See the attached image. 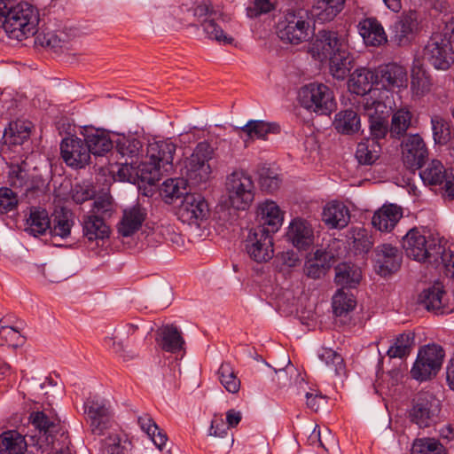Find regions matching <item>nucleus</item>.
I'll use <instances>...</instances> for the list:
<instances>
[{"label": "nucleus", "mask_w": 454, "mask_h": 454, "mask_svg": "<svg viewBox=\"0 0 454 454\" xmlns=\"http://www.w3.org/2000/svg\"><path fill=\"white\" fill-rule=\"evenodd\" d=\"M310 52L320 61L328 59L330 72L338 80L344 79L352 68L353 58L348 51L346 32L319 30L311 43Z\"/></svg>", "instance_id": "1"}, {"label": "nucleus", "mask_w": 454, "mask_h": 454, "mask_svg": "<svg viewBox=\"0 0 454 454\" xmlns=\"http://www.w3.org/2000/svg\"><path fill=\"white\" fill-rule=\"evenodd\" d=\"M408 257L418 262L441 263L447 277L454 278V244L442 245L427 239L418 229L410 230L403 239Z\"/></svg>", "instance_id": "2"}, {"label": "nucleus", "mask_w": 454, "mask_h": 454, "mask_svg": "<svg viewBox=\"0 0 454 454\" xmlns=\"http://www.w3.org/2000/svg\"><path fill=\"white\" fill-rule=\"evenodd\" d=\"M37 10L27 2L13 5L11 0H0V27L9 38L22 41L37 30Z\"/></svg>", "instance_id": "3"}, {"label": "nucleus", "mask_w": 454, "mask_h": 454, "mask_svg": "<svg viewBox=\"0 0 454 454\" xmlns=\"http://www.w3.org/2000/svg\"><path fill=\"white\" fill-rule=\"evenodd\" d=\"M276 28L282 42L294 45L308 41L312 35L309 18L302 11L287 12L279 18Z\"/></svg>", "instance_id": "4"}, {"label": "nucleus", "mask_w": 454, "mask_h": 454, "mask_svg": "<svg viewBox=\"0 0 454 454\" xmlns=\"http://www.w3.org/2000/svg\"><path fill=\"white\" fill-rule=\"evenodd\" d=\"M193 14L200 22L208 39L224 45L233 43L234 39L224 33L222 25L227 22L229 18L219 8H214L210 3H203L194 8Z\"/></svg>", "instance_id": "5"}, {"label": "nucleus", "mask_w": 454, "mask_h": 454, "mask_svg": "<svg viewBox=\"0 0 454 454\" xmlns=\"http://www.w3.org/2000/svg\"><path fill=\"white\" fill-rule=\"evenodd\" d=\"M226 192L230 204L238 210H246L254 200L255 187L252 176L242 169L227 176Z\"/></svg>", "instance_id": "6"}, {"label": "nucleus", "mask_w": 454, "mask_h": 454, "mask_svg": "<svg viewBox=\"0 0 454 454\" xmlns=\"http://www.w3.org/2000/svg\"><path fill=\"white\" fill-rule=\"evenodd\" d=\"M176 145L170 141H153L147 145L146 155L149 162L145 164L142 171L150 174L149 182L158 181L163 173L172 169V161Z\"/></svg>", "instance_id": "7"}, {"label": "nucleus", "mask_w": 454, "mask_h": 454, "mask_svg": "<svg viewBox=\"0 0 454 454\" xmlns=\"http://www.w3.org/2000/svg\"><path fill=\"white\" fill-rule=\"evenodd\" d=\"M299 102L307 110L317 114L328 115L335 109L331 89L323 83H309L299 91Z\"/></svg>", "instance_id": "8"}, {"label": "nucleus", "mask_w": 454, "mask_h": 454, "mask_svg": "<svg viewBox=\"0 0 454 454\" xmlns=\"http://www.w3.org/2000/svg\"><path fill=\"white\" fill-rule=\"evenodd\" d=\"M444 356L440 345L428 344L420 348L411 370V377L421 382L434 377L442 367Z\"/></svg>", "instance_id": "9"}, {"label": "nucleus", "mask_w": 454, "mask_h": 454, "mask_svg": "<svg viewBox=\"0 0 454 454\" xmlns=\"http://www.w3.org/2000/svg\"><path fill=\"white\" fill-rule=\"evenodd\" d=\"M84 414L91 433L103 435L114 423V413L109 402L99 396L89 397L83 405Z\"/></svg>", "instance_id": "10"}, {"label": "nucleus", "mask_w": 454, "mask_h": 454, "mask_svg": "<svg viewBox=\"0 0 454 454\" xmlns=\"http://www.w3.org/2000/svg\"><path fill=\"white\" fill-rule=\"evenodd\" d=\"M213 149L207 142L199 143L192 154L186 160L185 181L193 185L206 183L211 174V168L208 163L212 157Z\"/></svg>", "instance_id": "11"}, {"label": "nucleus", "mask_w": 454, "mask_h": 454, "mask_svg": "<svg viewBox=\"0 0 454 454\" xmlns=\"http://www.w3.org/2000/svg\"><path fill=\"white\" fill-rule=\"evenodd\" d=\"M29 421L38 431L36 445L41 454H59L55 439L57 434L61 431L59 420L47 416L43 411H35L30 414Z\"/></svg>", "instance_id": "12"}, {"label": "nucleus", "mask_w": 454, "mask_h": 454, "mask_svg": "<svg viewBox=\"0 0 454 454\" xmlns=\"http://www.w3.org/2000/svg\"><path fill=\"white\" fill-rule=\"evenodd\" d=\"M273 236L263 226L252 228L245 240V249L254 262L262 263L274 256Z\"/></svg>", "instance_id": "13"}, {"label": "nucleus", "mask_w": 454, "mask_h": 454, "mask_svg": "<svg viewBox=\"0 0 454 454\" xmlns=\"http://www.w3.org/2000/svg\"><path fill=\"white\" fill-rule=\"evenodd\" d=\"M440 411V400L429 392H423L414 398L410 418L419 427H428L436 422Z\"/></svg>", "instance_id": "14"}, {"label": "nucleus", "mask_w": 454, "mask_h": 454, "mask_svg": "<svg viewBox=\"0 0 454 454\" xmlns=\"http://www.w3.org/2000/svg\"><path fill=\"white\" fill-rule=\"evenodd\" d=\"M424 56L436 69L447 70L454 62L452 45L442 34L431 36L424 49Z\"/></svg>", "instance_id": "15"}, {"label": "nucleus", "mask_w": 454, "mask_h": 454, "mask_svg": "<svg viewBox=\"0 0 454 454\" xmlns=\"http://www.w3.org/2000/svg\"><path fill=\"white\" fill-rule=\"evenodd\" d=\"M423 182L429 185H442L443 195L454 200V174L438 160H432L420 171Z\"/></svg>", "instance_id": "16"}, {"label": "nucleus", "mask_w": 454, "mask_h": 454, "mask_svg": "<svg viewBox=\"0 0 454 454\" xmlns=\"http://www.w3.org/2000/svg\"><path fill=\"white\" fill-rule=\"evenodd\" d=\"M208 211V205L201 194L188 192L178 207L177 215L183 223L192 225L204 220Z\"/></svg>", "instance_id": "17"}, {"label": "nucleus", "mask_w": 454, "mask_h": 454, "mask_svg": "<svg viewBox=\"0 0 454 454\" xmlns=\"http://www.w3.org/2000/svg\"><path fill=\"white\" fill-rule=\"evenodd\" d=\"M60 153L66 164L74 168H82L90 163V149L77 137L64 138L60 144Z\"/></svg>", "instance_id": "18"}, {"label": "nucleus", "mask_w": 454, "mask_h": 454, "mask_svg": "<svg viewBox=\"0 0 454 454\" xmlns=\"http://www.w3.org/2000/svg\"><path fill=\"white\" fill-rule=\"evenodd\" d=\"M403 164L411 169L421 168L428 156L427 148L419 134L408 136L402 143Z\"/></svg>", "instance_id": "19"}, {"label": "nucleus", "mask_w": 454, "mask_h": 454, "mask_svg": "<svg viewBox=\"0 0 454 454\" xmlns=\"http://www.w3.org/2000/svg\"><path fill=\"white\" fill-rule=\"evenodd\" d=\"M376 85L385 90H395L407 87L408 77L404 67L396 63H387L375 68Z\"/></svg>", "instance_id": "20"}, {"label": "nucleus", "mask_w": 454, "mask_h": 454, "mask_svg": "<svg viewBox=\"0 0 454 454\" xmlns=\"http://www.w3.org/2000/svg\"><path fill=\"white\" fill-rule=\"evenodd\" d=\"M374 267L378 274L387 277L401 266L402 254L397 247L390 244H381L374 249Z\"/></svg>", "instance_id": "21"}, {"label": "nucleus", "mask_w": 454, "mask_h": 454, "mask_svg": "<svg viewBox=\"0 0 454 454\" xmlns=\"http://www.w3.org/2000/svg\"><path fill=\"white\" fill-rule=\"evenodd\" d=\"M156 342L165 352L176 354L184 350L182 332L174 325H164L156 332Z\"/></svg>", "instance_id": "22"}, {"label": "nucleus", "mask_w": 454, "mask_h": 454, "mask_svg": "<svg viewBox=\"0 0 454 454\" xmlns=\"http://www.w3.org/2000/svg\"><path fill=\"white\" fill-rule=\"evenodd\" d=\"M146 217L147 210L139 203L125 208L118 226V232L123 237L131 236L142 227Z\"/></svg>", "instance_id": "23"}, {"label": "nucleus", "mask_w": 454, "mask_h": 454, "mask_svg": "<svg viewBox=\"0 0 454 454\" xmlns=\"http://www.w3.org/2000/svg\"><path fill=\"white\" fill-rule=\"evenodd\" d=\"M286 236L298 249L306 250L314 242V231L311 224L301 218H295L290 223Z\"/></svg>", "instance_id": "24"}, {"label": "nucleus", "mask_w": 454, "mask_h": 454, "mask_svg": "<svg viewBox=\"0 0 454 454\" xmlns=\"http://www.w3.org/2000/svg\"><path fill=\"white\" fill-rule=\"evenodd\" d=\"M284 220L283 212L272 200L261 203L257 208V226H263L270 234L278 231Z\"/></svg>", "instance_id": "25"}, {"label": "nucleus", "mask_w": 454, "mask_h": 454, "mask_svg": "<svg viewBox=\"0 0 454 454\" xmlns=\"http://www.w3.org/2000/svg\"><path fill=\"white\" fill-rule=\"evenodd\" d=\"M446 293L443 286L436 283L434 286L425 289L419 294V303L428 311H434L436 314H445L451 311L445 307Z\"/></svg>", "instance_id": "26"}, {"label": "nucleus", "mask_w": 454, "mask_h": 454, "mask_svg": "<svg viewBox=\"0 0 454 454\" xmlns=\"http://www.w3.org/2000/svg\"><path fill=\"white\" fill-rule=\"evenodd\" d=\"M235 130L241 138L247 137L246 142L248 139H265L269 133H279L280 126L276 122L250 120L244 126L236 127Z\"/></svg>", "instance_id": "27"}, {"label": "nucleus", "mask_w": 454, "mask_h": 454, "mask_svg": "<svg viewBox=\"0 0 454 454\" xmlns=\"http://www.w3.org/2000/svg\"><path fill=\"white\" fill-rule=\"evenodd\" d=\"M403 216V210L395 204L383 205L372 219L373 227L380 231H391Z\"/></svg>", "instance_id": "28"}, {"label": "nucleus", "mask_w": 454, "mask_h": 454, "mask_svg": "<svg viewBox=\"0 0 454 454\" xmlns=\"http://www.w3.org/2000/svg\"><path fill=\"white\" fill-rule=\"evenodd\" d=\"M322 220L330 228L342 229L350 221L349 209L342 202L331 201L324 207Z\"/></svg>", "instance_id": "29"}, {"label": "nucleus", "mask_w": 454, "mask_h": 454, "mask_svg": "<svg viewBox=\"0 0 454 454\" xmlns=\"http://www.w3.org/2000/svg\"><path fill=\"white\" fill-rule=\"evenodd\" d=\"M82 234L89 242L108 238L110 229L105 220L95 214H86L82 218Z\"/></svg>", "instance_id": "30"}, {"label": "nucleus", "mask_w": 454, "mask_h": 454, "mask_svg": "<svg viewBox=\"0 0 454 454\" xmlns=\"http://www.w3.org/2000/svg\"><path fill=\"white\" fill-rule=\"evenodd\" d=\"M375 69L365 67L356 69L348 80V89L352 93L365 96L372 92V86L376 85Z\"/></svg>", "instance_id": "31"}, {"label": "nucleus", "mask_w": 454, "mask_h": 454, "mask_svg": "<svg viewBox=\"0 0 454 454\" xmlns=\"http://www.w3.org/2000/svg\"><path fill=\"white\" fill-rule=\"evenodd\" d=\"M84 141L90 149V155L102 156L110 152L114 143L107 132L102 129H90L85 130Z\"/></svg>", "instance_id": "32"}, {"label": "nucleus", "mask_w": 454, "mask_h": 454, "mask_svg": "<svg viewBox=\"0 0 454 454\" xmlns=\"http://www.w3.org/2000/svg\"><path fill=\"white\" fill-rule=\"evenodd\" d=\"M359 34L367 44L378 46L387 42V35L375 18H366L357 26Z\"/></svg>", "instance_id": "33"}, {"label": "nucleus", "mask_w": 454, "mask_h": 454, "mask_svg": "<svg viewBox=\"0 0 454 454\" xmlns=\"http://www.w3.org/2000/svg\"><path fill=\"white\" fill-rule=\"evenodd\" d=\"M413 96L421 98L432 90L434 82L428 72L420 64H413L411 74Z\"/></svg>", "instance_id": "34"}, {"label": "nucleus", "mask_w": 454, "mask_h": 454, "mask_svg": "<svg viewBox=\"0 0 454 454\" xmlns=\"http://www.w3.org/2000/svg\"><path fill=\"white\" fill-rule=\"evenodd\" d=\"M418 27L416 12L403 13L393 26L395 39L399 44L406 43Z\"/></svg>", "instance_id": "35"}, {"label": "nucleus", "mask_w": 454, "mask_h": 454, "mask_svg": "<svg viewBox=\"0 0 454 454\" xmlns=\"http://www.w3.org/2000/svg\"><path fill=\"white\" fill-rule=\"evenodd\" d=\"M335 283L340 289L355 288L361 279V270L356 265L343 262L335 267Z\"/></svg>", "instance_id": "36"}, {"label": "nucleus", "mask_w": 454, "mask_h": 454, "mask_svg": "<svg viewBox=\"0 0 454 454\" xmlns=\"http://www.w3.org/2000/svg\"><path fill=\"white\" fill-rule=\"evenodd\" d=\"M51 227V218L48 212L42 208H33L30 211L29 217L27 219L25 231L35 237L43 235L49 231Z\"/></svg>", "instance_id": "37"}, {"label": "nucleus", "mask_w": 454, "mask_h": 454, "mask_svg": "<svg viewBox=\"0 0 454 454\" xmlns=\"http://www.w3.org/2000/svg\"><path fill=\"white\" fill-rule=\"evenodd\" d=\"M74 222L71 218V213L61 208L56 210L51 219V227L49 233L52 237H59L61 239H67L71 233V228Z\"/></svg>", "instance_id": "38"}, {"label": "nucleus", "mask_w": 454, "mask_h": 454, "mask_svg": "<svg viewBox=\"0 0 454 454\" xmlns=\"http://www.w3.org/2000/svg\"><path fill=\"white\" fill-rule=\"evenodd\" d=\"M380 152L379 141L364 138L357 144L355 155L360 164L372 165L379 159Z\"/></svg>", "instance_id": "39"}, {"label": "nucleus", "mask_w": 454, "mask_h": 454, "mask_svg": "<svg viewBox=\"0 0 454 454\" xmlns=\"http://www.w3.org/2000/svg\"><path fill=\"white\" fill-rule=\"evenodd\" d=\"M334 127L339 133L352 135L361 127L360 117L353 110L340 111L335 115Z\"/></svg>", "instance_id": "40"}, {"label": "nucleus", "mask_w": 454, "mask_h": 454, "mask_svg": "<svg viewBox=\"0 0 454 454\" xmlns=\"http://www.w3.org/2000/svg\"><path fill=\"white\" fill-rule=\"evenodd\" d=\"M329 255L327 253L317 250L312 258L308 259L304 265L305 274L313 279H318L325 276L330 268Z\"/></svg>", "instance_id": "41"}, {"label": "nucleus", "mask_w": 454, "mask_h": 454, "mask_svg": "<svg viewBox=\"0 0 454 454\" xmlns=\"http://www.w3.org/2000/svg\"><path fill=\"white\" fill-rule=\"evenodd\" d=\"M27 443L22 435L15 431L0 435V454H24Z\"/></svg>", "instance_id": "42"}, {"label": "nucleus", "mask_w": 454, "mask_h": 454, "mask_svg": "<svg viewBox=\"0 0 454 454\" xmlns=\"http://www.w3.org/2000/svg\"><path fill=\"white\" fill-rule=\"evenodd\" d=\"M186 185L185 179L169 178L163 182L160 192L165 202L171 204L188 193Z\"/></svg>", "instance_id": "43"}, {"label": "nucleus", "mask_w": 454, "mask_h": 454, "mask_svg": "<svg viewBox=\"0 0 454 454\" xmlns=\"http://www.w3.org/2000/svg\"><path fill=\"white\" fill-rule=\"evenodd\" d=\"M412 113L403 107L394 112L391 119L389 132L394 137H400L406 134L411 125Z\"/></svg>", "instance_id": "44"}, {"label": "nucleus", "mask_w": 454, "mask_h": 454, "mask_svg": "<svg viewBox=\"0 0 454 454\" xmlns=\"http://www.w3.org/2000/svg\"><path fill=\"white\" fill-rule=\"evenodd\" d=\"M30 126L24 121L10 122L9 127L4 129V139L6 144L22 145L30 136Z\"/></svg>", "instance_id": "45"}, {"label": "nucleus", "mask_w": 454, "mask_h": 454, "mask_svg": "<svg viewBox=\"0 0 454 454\" xmlns=\"http://www.w3.org/2000/svg\"><path fill=\"white\" fill-rule=\"evenodd\" d=\"M414 345V334L403 333L399 334L395 342L389 347L387 355L391 358H403L407 356Z\"/></svg>", "instance_id": "46"}, {"label": "nucleus", "mask_w": 454, "mask_h": 454, "mask_svg": "<svg viewBox=\"0 0 454 454\" xmlns=\"http://www.w3.org/2000/svg\"><path fill=\"white\" fill-rule=\"evenodd\" d=\"M142 149V143L133 137H121L116 140V150L123 157L130 159V164L136 163Z\"/></svg>", "instance_id": "47"}, {"label": "nucleus", "mask_w": 454, "mask_h": 454, "mask_svg": "<svg viewBox=\"0 0 454 454\" xmlns=\"http://www.w3.org/2000/svg\"><path fill=\"white\" fill-rule=\"evenodd\" d=\"M356 254H366L373 245L372 235L364 228H353L348 236Z\"/></svg>", "instance_id": "48"}, {"label": "nucleus", "mask_w": 454, "mask_h": 454, "mask_svg": "<svg viewBox=\"0 0 454 454\" xmlns=\"http://www.w3.org/2000/svg\"><path fill=\"white\" fill-rule=\"evenodd\" d=\"M356 301L353 294H348L344 289H339L333 297V309L337 317H341L353 310Z\"/></svg>", "instance_id": "49"}, {"label": "nucleus", "mask_w": 454, "mask_h": 454, "mask_svg": "<svg viewBox=\"0 0 454 454\" xmlns=\"http://www.w3.org/2000/svg\"><path fill=\"white\" fill-rule=\"evenodd\" d=\"M218 376L221 384L224 388L232 394L237 393L240 388V380L230 363H223L218 370Z\"/></svg>", "instance_id": "50"}, {"label": "nucleus", "mask_w": 454, "mask_h": 454, "mask_svg": "<svg viewBox=\"0 0 454 454\" xmlns=\"http://www.w3.org/2000/svg\"><path fill=\"white\" fill-rule=\"evenodd\" d=\"M433 138L437 145H446L450 139V129L448 121L440 115L431 116Z\"/></svg>", "instance_id": "51"}, {"label": "nucleus", "mask_w": 454, "mask_h": 454, "mask_svg": "<svg viewBox=\"0 0 454 454\" xmlns=\"http://www.w3.org/2000/svg\"><path fill=\"white\" fill-rule=\"evenodd\" d=\"M318 358L336 374H340L344 372V360L336 351L331 348H322L318 351Z\"/></svg>", "instance_id": "52"}, {"label": "nucleus", "mask_w": 454, "mask_h": 454, "mask_svg": "<svg viewBox=\"0 0 454 454\" xmlns=\"http://www.w3.org/2000/svg\"><path fill=\"white\" fill-rule=\"evenodd\" d=\"M413 454H446L443 445L433 438L417 440L412 446Z\"/></svg>", "instance_id": "53"}, {"label": "nucleus", "mask_w": 454, "mask_h": 454, "mask_svg": "<svg viewBox=\"0 0 454 454\" xmlns=\"http://www.w3.org/2000/svg\"><path fill=\"white\" fill-rule=\"evenodd\" d=\"M369 116V129L371 137L368 139H373L380 142V139L385 138L389 131L387 121L382 116L374 115V113H368Z\"/></svg>", "instance_id": "54"}, {"label": "nucleus", "mask_w": 454, "mask_h": 454, "mask_svg": "<svg viewBox=\"0 0 454 454\" xmlns=\"http://www.w3.org/2000/svg\"><path fill=\"white\" fill-rule=\"evenodd\" d=\"M24 338L20 331L13 326L4 325L0 327V346L18 347L23 343Z\"/></svg>", "instance_id": "55"}, {"label": "nucleus", "mask_w": 454, "mask_h": 454, "mask_svg": "<svg viewBox=\"0 0 454 454\" xmlns=\"http://www.w3.org/2000/svg\"><path fill=\"white\" fill-rule=\"evenodd\" d=\"M259 183L263 191L273 192L278 189L280 179L273 170L262 168L259 172Z\"/></svg>", "instance_id": "56"}, {"label": "nucleus", "mask_w": 454, "mask_h": 454, "mask_svg": "<svg viewBox=\"0 0 454 454\" xmlns=\"http://www.w3.org/2000/svg\"><path fill=\"white\" fill-rule=\"evenodd\" d=\"M18 196L11 188L0 187V214H6L17 208Z\"/></svg>", "instance_id": "57"}, {"label": "nucleus", "mask_w": 454, "mask_h": 454, "mask_svg": "<svg viewBox=\"0 0 454 454\" xmlns=\"http://www.w3.org/2000/svg\"><path fill=\"white\" fill-rule=\"evenodd\" d=\"M113 211L114 206L112 198L108 196H102L93 202V207L89 214H95L105 220L106 217L111 216Z\"/></svg>", "instance_id": "58"}, {"label": "nucleus", "mask_w": 454, "mask_h": 454, "mask_svg": "<svg viewBox=\"0 0 454 454\" xmlns=\"http://www.w3.org/2000/svg\"><path fill=\"white\" fill-rule=\"evenodd\" d=\"M340 12V10L325 5L324 2H317L313 7V15L322 23L333 20Z\"/></svg>", "instance_id": "59"}, {"label": "nucleus", "mask_w": 454, "mask_h": 454, "mask_svg": "<svg viewBox=\"0 0 454 454\" xmlns=\"http://www.w3.org/2000/svg\"><path fill=\"white\" fill-rule=\"evenodd\" d=\"M275 9V4L270 0H253L247 7V14L249 18H257Z\"/></svg>", "instance_id": "60"}, {"label": "nucleus", "mask_w": 454, "mask_h": 454, "mask_svg": "<svg viewBox=\"0 0 454 454\" xmlns=\"http://www.w3.org/2000/svg\"><path fill=\"white\" fill-rule=\"evenodd\" d=\"M9 180L14 187H23L27 183V172L19 164H12L9 169Z\"/></svg>", "instance_id": "61"}, {"label": "nucleus", "mask_w": 454, "mask_h": 454, "mask_svg": "<svg viewBox=\"0 0 454 454\" xmlns=\"http://www.w3.org/2000/svg\"><path fill=\"white\" fill-rule=\"evenodd\" d=\"M228 427L222 417L215 416L211 421L208 435L215 437H224L227 434Z\"/></svg>", "instance_id": "62"}, {"label": "nucleus", "mask_w": 454, "mask_h": 454, "mask_svg": "<svg viewBox=\"0 0 454 454\" xmlns=\"http://www.w3.org/2000/svg\"><path fill=\"white\" fill-rule=\"evenodd\" d=\"M36 40L42 46L58 48L61 47V39L53 32L39 34Z\"/></svg>", "instance_id": "63"}, {"label": "nucleus", "mask_w": 454, "mask_h": 454, "mask_svg": "<svg viewBox=\"0 0 454 454\" xmlns=\"http://www.w3.org/2000/svg\"><path fill=\"white\" fill-rule=\"evenodd\" d=\"M325 403L326 400L324 395L309 392L306 394V404L310 410L317 411L319 408Z\"/></svg>", "instance_id": "64"}]
</instances>
